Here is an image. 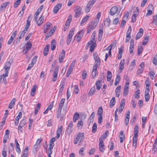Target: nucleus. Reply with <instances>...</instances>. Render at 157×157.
<instances>
[{
	"label": "nucleus",
	"mask_w": 157,
	"mask_h": 157,
	"mask_svg": "<svg viewBox=\"0 0 157 157\" xmlns=\"http://www.w3.org/2000/svg\"><path fill=\"white\" fill-rule=\"evenodd\" d=\"M96 92L95 88L94 86H93L90 90L88 94V96H90L94 95Z\"/></svg>",
	"instance_id": "393cba45"
},
{
	"label": "nucleus",
	"mask_w": 157,
	"mask_h": 157,
	"mask_svg": "<svg viewBox=\"0 0 157 157\" xmlns=\"http://www.w3.org/2000/svg\"><path fill=\"white\" fill-rule=\"evenodd\" d=\"M74 11L75 13L74 17L75 18H78L83 13L82 8L78 6H76L74 7Z\"/></svg>",
	"instance_id": "f03ea898"
},
{
	"label": "nucleus",
	"mask_w": 157,
	"mask_h": 157,
	"mask_svg": "<svg viewBox=\"0 0 157 157\" xmlns=\"http://www.w3.org/2000/svg\"><path fill=\"white\" fill-rule=\"evenodd\" d=\"M28 146H26L23 151L22 153V156L21 157H27V156L28 152Z\"/></svg>",
	"instance_id": "c756f323"
},
{
	"label": "nucleus",
	"mask_w": 157,
	"mask_h": 157,
	"mask_svg": "<svg viewBox=\"0 0 157 157\" xmlns=\"http://www.w3.org/2000/svg\"><path fill=\"white\" fill-rule=\"evenodd\" d=\"M139 127L137 125H136L134 128V136L132 139V146L134 149L137 147L138 137V136Z\"/></svg>",
	"instance_id": "f257e3e1"
},
{
	"label": "nucleus",
	"mask_w": 157,
	"mask_h": 157,
	"mask_svg": "<svg viewBox=\"0 0 157 157\" xmlns=\"http://www.w3.org/2000/svg\"><path fill=\"white\" fill-rule=\"evenodd\" d=\"M96 27L93 25V23H90L87 27V33H90L92 30H93Z\"/></svg>",
	"instance_id": "5701e85b"
},
{
	"label": "nucleus",
	"mask_w": 157,
	"mask_h": 157,
	"mask_svg": "<svg viewBox=\"0 0 157 157\" xmlns=\"http://www.w3.org/2000/svg\"><path fill=\"white\" fill-rule=\"evenodd\" d=\"M50 46L49 44L47 45L45 47L43 51L44 55V56H46L48 54V48Z\"/></svg>",
	"instance_id": "ea45409f"
},
{
	"label": "nucleus",
	"mask_w": 157,
	"mask_h": 157,
	"mask_svg": "<svg viewBox=\"0 0 157 157\" xmlns=\"http://www.w3.org/2000/svg\"><path fill=\"white\" fill-rule=\"evenodd\" d=\"M73 125V123L72 121H70V123L69 124L67 130V132L69 134H70L72 132V131L73 130L72 126Z\"/></svg>",
	"instance_id": "f3484780"
},
{
	"label": "nucleus",
	"mask_w": 157,
	"mask_h": 157,
	"mask_svg": "<svg viewBox=\"0 0 157 157\" xmlns=\"http://www.w3.org/2000/svg\"><path fill=\"white\" fill-rule=\"evenodd\" d=\"M87 45L88 46L90 45V50L91 52H92L94 51V49L96 47V42L93 43L91 42V43H89V42L87 43Z\"/></svg>",
	"instance_id": "a211bd4d"
},
{
	"label": "nucleus",
	"mask_w": 157,
	"mask_h": 157,
	"mask_svg": "<svg viewBox=\"0 0 157 157\" xmlns=\"http://www.w3.org/2000/svg\"><path fill=\"white\" fill-rule=\"evenodd\" d=\"M118 8L117 6L112 7L110 9L109 13L111 16H113L117 13L118 11Z\"/></svg>",
	"instance_id": "ddd939ff"
},
{
	"label": "nucleus",
	"mask_w": 157,
	"mask_h": 157,
	"mask_svg": "<svg viewBox=\"0 0 157 157\" xmlns=\"http://www.w3.org/2000/svg\"><path fill=\"white\" fill-rule=\"evenodd\" d=\"M103 109L101 107H99L98 110L97 114L98 116H102Z\"/></svg>",
	"instance_id": "5fc2aeb1"
},
{
	"label": "nucleus",
	"mask_w": 157,
	"mask_h": 157,
	"mask_svg": "<svg viewBox=\"0 0 157 157\" xmlns=\"http://www.w3.org/2000/svg\"><path fill=\"white\" fill-rule=\"evenodd\" d=\"M96 0H92L89 1L86 5L85 9V12L87 13L90 12V9L92 7Z\"/></svg>",
	"instance_id": "7ed1b4c3"
},
{
	"label": "nucleus",
	"mask_w": 157,
	"mask_h": 157,
	"mask_svg": "<svg viewBox=\"0 0 157 157\" xmlns=\"http://www.w3.org/2000/svg\"><path fill=\"white\" fill-rule=\"evenodd\" d=\"M28 29H25V28L24 30L21 32V34L19 36V39H21L22 37H23L25 33H26L27 32Z\"/></svg>",
	"instance_id": "a18cd8bd"
},
{
	"label": "nucleus",
	"mask_w": 157,
	"mask_h": 157,
	"mask_svg": "<svg viewBox=\"0 0 157 157\" xmlns=\"http://www.w3.org/2000/svg\"><path fill=\"white\" fill-rule=\"evenodd\" d=\"M83 125V122L81 120L79 121L78 123L77 126L78 128H81Z\"/></svg>",
	"instance_id": "bf43d9fd"
},
{
	"label": "nucleus",
	"mask_w": 157,
	"mask_h": 157,
	"mask_svg": "<svg viewBox=\"0 0 157 157\" xmlns=\"http://www.w3.org/2000/svg\"><path fill=\"white\" fill-rule=\"evenodd\" d=\"M84 34V31L82 30H80L78 32L75 37L77 42H79L82 39Z\"/></svg>",
	"instance_id": "0eeeda50"
},
{
	"label": "nucleus",
	"mask_w": 157,
	"mask_h": 157,
	"mask_svg": "<svg viewBox=\"0 0 157 157\" xmlns=\"http://www.w3.org/2000/svg\"><path fill=\"white\" fill-rule=\"evenodd\" d=\"M79 117V115L77 112H75L73 116V121L74 122H76V121Z\"/></svg>",
	"instance_id": "f704fd0d"
},
{
	"label": "nucleus",
	"mask_w": 157,
	"mask_h": 157,
	"mask_svg": "<svg viewBox=\"0 0 157 157\" xmlns=\"http://www.w3.org/2000/svg\"><path fill=\"white\" fill-rule=\"evenodd\" d=\"M95 112H93L90 116L88 122L91 123L93 122L95 116Z\"/></svg>",
	"instance_id": "72a5a7b5"
},
{
	"label": "nucleus",
	"mask_w": 157,
	"mask_h": 157,
	"mask_svg": "<svg viewBox=\"0 0 157 157\" xmlns=\"http://www.w3.org/2000/svg\"><path fill=\"white\" fill-rule=\"evenodd\" d=\"M140 91L139 89L137 90L135 93L134 96L136 98L138 99L140 96Z\"/></svg>",
	"instance_id": "09e8293b"
},
{
	"label": "nucleus",
	"mask_w": 157,
	"mask_h": 157,
	"mask_svg": "<svg viewBox=\"0 0 157 157\" xmlns=\"http://www.w3.org/2000/svg\"><path fill=\"white\" fill-rule=\"evenodd\" d=\"M41 106V104L40 103H38L36 107L35 108V114H36L38 113L39 110H40V108Z\"/></svg>",
	"instance_id": "864d4df0"
},
{
	"label": "nucleus",
	"mask_w": 157,
	"mask_h": 157,
	"mask_svg": "<svg viewBox=\"0 0 157 157\" xmlns=\"http://www.w3.org/2000/svg\"><path fill=\"white\" fill-rule=\"evenodd\" d=\"M152 23L156 25L157 24V16H154L153 17V21H152Z\"/></svg>",
	"instance_id": "338daca9"
},
{
	"label": "nucleus",
	"mask_w": 157,
	"mask_h": 157,
	"mask_svg": "<svg viewBox=\"0 0 157 157\" xmlns=\"http://www.w3.org/2000/svg\"><path fill=\"white\" fill-rule=\"evenodd\" d=\"M11 66V63L10 62H8L6 63L4 68L5 69V75L8 76V71L9 70Z\"/></svg>",
	"instance_id": "1a4fd4ad"
},
{
	"label": "nucleus",
	"mask_w": 157,
	"mask_h": 157,
	"mask_svg": "<svg viewBox=\"0 0 157 157\" xmlns=\"http://www.w3.org/2000/svg\"><path fill=\"white\" fill-rule=\"evenodd\" d=\"M125 102V100L124 99L121 101L120 102V105L118 109V112L120 113H121L124 108Z\"/></svg>",
	"instance_id": "2eb2a0df"
},
{
	"label": "nucleus",
	"mask_w": 157,
	"mask_h": 157,
	"mask_svg": "<svg viewBox=\"0 0 157 157\" xmlns=\"http://www.w3.org/2000/svg\"><path fill=\"white\" fill-rule=\"evenodd\" d=\"M32 47V44L30 42H29L27 43L25 47V49H27V50H28V51L29 49L31 48Z\"/></svg>",
	"instance_id": "052dcab7"
},
{
	"label": "nucleus",
	"mask_w": 157,
	"mask_h": 157,
	"mask_svg": "<svg viewBox=\"0 0 157 157\" xmlns=\"http://www.w3.org/2000/svg\"><path fill=\"white\" fill-rule=\"evenodd\" d=\"M56 43L55 40L53 39L52 41L51 44V48L52 50H54L56 48Z\"/></svg>",
	"instance_id": "473e14b6"
},
{
	"label": "nucleus",
	"mask_w": 157,
	"mask_h": 157,
	"mask_svg": "<svg viewBox=\"0 0 157 157\" xmlns=\"http://www.w3.org/2000/svg\"><path fill=\"white\" fill-rule=\"evenodd\" d=\"M99 66H98L97 65H94L93 67V71L92 73V77L93 78H95L97 74V68Z\"/></svg>",
	"instance_id": "6ab92c4d"
},
{
	"label": "nucleus",
	"mask_w": 157,
	"mask_h": 157,
	"mask_svg": "<svg viewBox=\"0 0 157 157\" xmlns=\"http://www.w3.org/2000/svg\"><path fill=\"white\" fill-rule=\"evenodd\" d=\"M62 3H59L57 4L54 8L53 9V12L55 13H56L62 7Z\"/></svg>",
	"instance_id": "b1692460"
},
{
	"label": "nucleus",
	"mask_w": 157,
	"mask_h": 157,
	"mask_svg": "<svg viewBox=\"0 0 157 157\" xmlns=\"http://www.w3.org/2000/svg\"><path fill=\"white\" fill-rule=\"evenodd\" d=\"M144 29L142 28H140L139 29V32L137 33L136 36L135 37V39L137 40L140 38L141 37L143 33Z\"/></svg>",
	"instance_id": "aec40b11"
},
{
	"label": "nucleus",
	"mask_w": 157,
	"mask_h": 157,
	"mask_svg": "<svg viewBox=\"0 0 157 157\" xmlns=\"http://www.w3.org/2000/svg\"><path fill=\"white\" fill-rule=\"evenodd\" d=\"M143 51V48L142 46H139L138 47V53L139 55H140V54H141L142 52Z\"/></svg>",
	"instance_id": "0e129e2a"
},
{
	"label": "nucleus",
	"mask_w": 157,
	"mask_h": 157,
	"mask_svg": "<svg viewBox=\"0 0 157 157\" xmlns=\"http://www.w3.org/2000/svg\"><path fill=\"white\" fill-rule=\"evenodd\" d=\"M129 86V82H127L124 87V96H126L128 93V87Z\"/></svg>",
	"instance_id": "9b49d317"
},
{
	"label": "nucleus",
	"mask_w": 157,
	"mask_h": 157,
	"mask_svg": "<svg viewBox=\"0 0 157 157\" xmlns=\"http://www.w3.org/2000/svg\"><path fill=\"white\" fill-rule=\"evenodd\" d=\"M79 90L78 86L76 85H75L74 87V91L75 94H77L78 93Z\"/></svg>",
	"instance_id": "e2e57ef3"
},
{
	"label": "nucleus",
	"mask_w": 157,
	"mask_h": 157,
	"mask_svg": "<svg viewBox=\"0 0 157 157\" xmlns=\"http://www.w3.org/2000/svg\"><path fill=\"white\" fill-rule=\"evenodd\" d=\"M94 58L96 62V63L94 65H97L98 66H99L100 64V59L99 57L97 54L96 53L94 52L93 53Z\"/></svg>",
	"instance_id": "9d476101"
},
{
	"label": "nucleus",
	"mask_w": 157,
	"mask_h": 157,
	"mask_svg": "<svg viewBox=\"0 0 157 157\" xmlns=\"http://www.w3.org/2000/svg\"><path fill=\"white\" fill-rule=\"evenodd\" d=\"M149 39V37L148 36H145L144 40V41L143 43V44L144 45H146L148 42Z\"/></svg>",
	"instance_id": "680f3d73"
},
{
	"label": "nucleus",
	"mask_w": 157,
	"mask_h": 157,
	"mask_svg": "<svg viewBox=\"0 0 157 157\" xmlns=\"http://www.w3.org/2000/svg\"><path fill=\"white\" fill-rule=\"evenodd\" d=\"M109 133V132L108 131H106L102 135L100 138H101V140H103L105 139L108 136Z\"/></svg>",
	"instance_id": "49530a36"
},
{
	"label": "nucleus",
	"mask_w": 157,
	"mask_h": 157,
	"mask_svg": "<svg viewBox=\"0 0 157 157\" xmlns=\"http://www.w3.org/2000/svg\"><path fill=\"white\" fill-rule=\"evenodd\" d=\"M26 123V120L25 119H23L20 122L19 126H21V127H23Z\"/></svg>",
	"instance_id": "603ef678"
},
{
	"label": "nucleus",
	"mask_w": 157,
	"mask_h": 157,
	"mask_svg": "<svg viewBox=\"0 0 157 157\" xmlns=\"http://www.w3.org/2000/svg\"><path fill=\"white\" fill-rule=\"evenodd\" d=\"M59 69V66L57 67L54 69L53 73L52 75L53 78H52V81L55 82L57 79V75L58 73Z\"/></svg>",
	"instance_id": "6e6552de"
},
{
	"label": "nucleus",
	"mask_w": 157,
	"mask_h": 157,
	"mask_svg": "<svg viewBox=\"0 0 157 157\" xmlns=\"http://www.w3.org/2000/svg\"><path fill=\"white\" fill-rule=\"evenodd\" d=\"M89 18V15H86L85 17H84L81 21L80 22V24L82 25L86 22L87 21L88 19Z\"/></svg>",
	"instance_id": "37998d69"
},
{
	"label": "nucleus",
	"mask_w": 157,
	"mask_h": 157,
	"mask_svg": "<svg viewBox=\"0 0 157 157\" xmlns=\"http://www.w3.org/2000/svg\"><path fill=\"white\" fill-rule=\"evenodd\" d=\"M2 78L3 79V81L5 85H6L7 83L6 82V77H7V76H6L5 75V73L4 74H3L2 75Z\"/></svg>",
	"instance_id": "69168bd1"
},
{
	"label": "nucleus",
	"mask_w": 157,
	"mask_h": 157,
	"mask_svg": "<svg viewBox=\"0 0 157 157\" xmlns=\"http://www.w3.org/2000/svg\"><path fill=\"white\" fill-rule=\"evenodd\" d=\"M87 75V73L86 71H83L82 72V78L83 79H85Z\"/></svg>",
	"instance_id": "774afa93"
},
{
	"label": "nucleus",
	"mask_w": 157,
	"mask_h": 157,
	"mask_svg": "<svg viewBox=\"0 0 157 157\" xmlns=\"http://www.w3.org/2000/svg\"><path fill=\"white\" fill-rule=\"evenodd\" d=\"M120 140L121 143L123 142L125 139V136L124 134V132L123 131H120L119 135Z\"/></svg>",
	"instance_id": "cd10ccee"
},
{
	"label": "nucleus",
	"mask_w": 157,
	"mask_h": 157,
	"mask_svg": "<svg viewBox=\"0 0 157 157\" xmlns=\"http://www.w3.org/2000/svg\"><path fill=\"white\" fill-rule=\"evenodd\" d=\"M145 98L146 101H148L150 99V95L148 91H145Z\"/></svg>",
	"instance_id": "de8ad7c7"
},
{
	"label": "nucleus",
	"mask_w": 157,
	"mask_h": 157,
	"mask_svg": "<svg viewBox=\"0 0 157 157\" xmlns=\"http://www.w3.org/2000/svg\"><path fill=\"white\" fill-rule=\"evenodd\" d=\"M71 20V16H69L68 17V19L67 21L66 22L65 25H67L69 26L70 25V22Z\"/></svg>",
	"instance_id": "13d9d810"
},
{
	"label": "nucleus",
	"mask_w": 157,
	"mask_h": 157,
	"mask_svg": "<svg viewBox=\"0 0 157 157\" xmlns=\"http://www.w3.org/2000/svg\"><path fill=\"white\" fill-rule=\"evenodd\" d=\"M130 111L129 110L128 111L125 116L124 121L126 126H127L128 125L129 123V119L130 117Z\"/></svg>",
	"instance_id": "4be33fe9"
},
{
	"label": "nucleus",
	"mask_w": 157,
	"mask_h": 157,
	"mask_svg": "<svg viewBox=\"0 0 157 157\" xmlns=\"http://www.w3.org/2000/svg\"><path fill=\"white\" fill-rule=\"evenodd\" d=\"M32 17H31V15H30L28 17L26 21L27 22L25 27V29H28L30 25V22L32 20Z\"/></svg>",
	"instance_id": "412c9836"
},
{
	"label": "nucleus",
	"mask_w": 157,
	"mask_h": 157,
	"mask_svg": "<svg viewBox=\"0 0 157 157\" xmlns=\"http://www.w3.org/2000/svg\"><path fill=\"white\" fill-rule=\"evenodd\" d=\"M52 24L51 23L47 22L44 25L43 28V32L46 33L48 30L51 29Z\"/></svg>",
	"instance_id": "423d86ee"
},
{
	"label": "nucleus",
	"mask_w": 157,
	"mask_h": 157,
	"mask_svg": "<svg viewBox=\"0 0 157 157\" xmlns=\"http://www.w3.org/2000/svg\"><path fill=\"white\" fill-rule=\"evenodd\" d=\"M10 2H7L4 3L0 7V11L2 12L6 8V6L9 4Z\"/></svg>",
	"instance_id": "c85d7f7f"
},
{
	"label": "nucleus",
	"mask_w": 157,
	"mask_h": 157,
	"mask_svg": "<svg viewBox=\"0 0 157 157\" xmlns=\"http://www.w3.org/2000/svg\"><path fill=\"white\" fill-rule=\"evenodd\" d=\"M36 85H34L33 86L30 92L31 95L32 96H34L36 91Z\"/></svg>",
	"instance_id": "58836bf2"
},
{
	"label": "nucleus",
	"mask_w": 157,
	"mask_h": 157,
	"mask_svg": "<svg viewBox=\"0 0 157 157\" xmlns=\"http://www.w3.org/2000/svg\"><path fill=\"white\" fill-rule=\"evenodd\" d=\"M103 34V28H100L98 31V40L100 41L101 39Z\"/></svg>",
	"instance_id": "a878e982"
},
{
	"label": "nucleus",
	"mask_w": 157,
	"mask_h": 157,
	"mask_svg": "<svg viewBox=\"0 0 157 157\" xmlns=\"http://www.w3.org/2000/svg\"><path fill=\"white\" fill-rule=\"evenodd\" d=\"M110 20L109 18H107L104 21V25L105 26H109L110 25Z\"/></svg>",
	"instance_id": "8fccbe9b"
},
{
	"label": "nucleus",
	"mask_w": 157,
	"mask_h": 157,
	"mask_svg": "<svg viewBox=\"0 0 157 157\" xmlns=\"http://www.w3.org/2000/svg\"><path fill=\"white\" fill-rule=\"evenodd\" d=\"M108 147L110 150H113L114 148V144L113 143L112 141L109 142Z\"/></svg>",
	"instance_id": "6e6d98bb"
},
{
	"label": "nucleus",
	"mask_w": 157,
	"mask_h": 157,
	"mask_svg": "<svg viewBox=\"0 0 157 157\" xmlns=\"http://www.w3.org/2000/svg\"><path fill=\"white\" fill-rule=\"evenodd\" d=\"M97 126L96 123H94L92 128V132L93 133H94L97 130Z\"/></svg>",
	"instance_id": "4d7b16f0"
},
{
	"label": "nucleus",
	"mask_w": 157,
	"mask_h": 157,
	"mask_svg": "<svg viewBox=\"0 0 157 157\" xmlns=\"http://www.w3.org/2000/svg\"><path fill=\"white\" fill-rule=\"evenodd\" d=\"M116 102L115 98L113 97L110 101L109 106L110 108H112L115 104Z\"/></svg>",
	"instance_id": "2f4dec72"
},
{
	"label": "nucleus",
	"mask_w": 157,
	"mask_h": 157,
	"mask_svg": "<svg viewBox=\"0 0 157 157\" xmlns=\"http://www.w3.org/2000/svg\"><path fill=\"white\" fill-rule=\"evenodd\" d=\"M112 77V75L111 72L109 71H107V78L108 81H109L111 79Z\"/></svg>",
	"instance_id": "3c124183"
},
{
	"label": "nucleus",
	"mask_w": 157,
	"mask_h": 157,
	"mask_svg": "<svg viewBox=\"0 0 157 157\" xmlns=\"http://www.w3.org/2000/svg\"><path fill=\"white\" fill-rule=\"evenodd\" d=\"M65 52L64 50H63L60 53L59 58V61L60 63L63 62V59L65 58Z\"/></svg>",
	"instance_id": "dca6fc26"
},
{
	"label": "nucleus",
	"mask_w": 157,
	"mask_h": 157,
	"mask_svg": "<svg viewBox=\"0 0 157 157\" xmlns=\"http://www.w3.org/2000/svg\"><path fill=\"white\" fill-rule=\"evenodd\" d=\"M54 32V30H52L51 29L50 31L46 34L45 38L47 39L51 36L52 35Z\"/></svg>",
	"instance_id": "79ce46f5"
},
{
	"label": "nucleus",
	"mask_w": 157,
	"mask_h": 157,
	"mask_svg": "<svg viewBox=\"0 0 157 157\" xmlns=\"http://www.w3.org/2000/svg\"><path fill=\"white\" fill-rule=\"evenodd\" d=\"M101 139V138H99V148L100 151L103 152L105 150L104 143L103 141V140Z\"/></svg>",
	"instance_id": "f8f14e48"
},
{
	"label": "nucleus",
	"mask_w": 157,
	"mask_h": 157,
	"mask_svg": "<svg viewBox=\"0 0 157 157\" xmlns=\"http://www.w3.org/2000/svg\"><path fill=\"white\" fill-rule=\"evenodd\" d=\"M95 86L98 90H99L101 87V84L100 80L96 82Z\"/></svg>",
	"instance_id": "c03bdc74"
},
{
	"label": "nucleus",
	"mask_w": 157,
	"mask_h": 157,
	"mask_svg": "<svg viewBox=\"0 0 157 157\" xmlns=\"http://www.w3.org/2000/svg\"><path fill=\"white\" fill-rule=\"evenodd\" d=\"M15 98H13V99L12 100L10 103L9 104L8 106V107L9 108L11 109L15 105Z\"/></svg>",
	"instance_id": "e433bc0d"
},
{
	"label": "nucleus",
	"mask_w": 157,
	"mask_h": 157,
	"mask_svg": "<svg viewBox=\"0 0 157 157\" xmlns=\"http://www.w3.org/2000/svg\"><path fill=\"white\" fill-rule=\"evenodd\" d=\"M124 59H123L121 60L120 62L119 65V69L121 70H123L124 68Z\"/></svg>",
	"instance_id": "c9c22d12"
},
{
	"label": "nucleus",
	"mask_w": 157,
	"mask_h": 157,
	"mask_svg": "<svg viewBox=\"0 0 157 157\" xmlns=\"http://www.w3.org/2000/svg\"><path fill=\"white\" fill-rule=\"evenodd\" d=\"M130 44L129 47V52L130 53H132L133 52L134 47V40L131 39L130 41Z\"/></svg>",
	"instance_id": "bb28decb"
},
{
	"label": "nucleus",
	"mask_w": 157,
	"mask_h": 157,
	"mask_svg": "<svg viewBox=\"0 0 157 157\" xmlns=\"http://www.w3.org/2000/svg\"><path fill=\"white\" fill-rule=\"evenodd\" d=\"M96 35V32L94 31L93 33H92L91 36V40L89 42V43H91V42L93 43L94 42H96V40H95V37Z\"/></svg>",
	"instance_id": "4c0bfd02"
},
{
	"label": "nucleus",
	"mask_w": 157,
	"mask_h": 157,
	"mask_svg": "<svg viewBox=\"0 0 157 157\" xmlns=\"http://www.w3.org/2000/svg\"><path fill=\"white\" fill-rule=\"evenodd\" d=\"M74 31L75 29L74 28H72L71 29L69 32L67 40V43L68 45L70 44L71 40L72 37L74 35Z\"/></svg>",
	"instance_id": "39448f33"
},
{
	"label": "nucleus",
	"mask_w": 157,
	"mask_h": 157,
	"mask_svg": "<svg viewBox=\"0 0 157 157\" xmlns=\"http://www.w3.org/2000/svg\"><path fill=\"white\" fill-rule=\"evenodd\" d=\"M36 61V57L35 56L32 59L31 63L29 64L28 67L26 69V70H30L33 67Z\"/></svg>",
	"instance_id": "4468645a"
},
{
	"label": "nucleus",
	"mask_w": 157,
	"mask_h": 157,
	"mask_svg": "<svg viewBox=\"0 0 157 157\" xmlns=\"http://www.w3.org/2000/svg\"><path fill=\"white\" fill-rule=\"evenodd\" d=\"M84 133H79L77 134V137L75 139L74 143L75 144H76L79 141L80 142L84 140Z\"/></svg>",
	"instance_id": "20e7f679"
},
{
	"label": "nucleus",
	"mask_w": 157,
	"mask_h": 157,
	"mask_svg": "<svg viewBox=\"0 0 157 157\" xmlns=\"http://www.w3.org/2000/svg\"><path fill=\"white\" fill-rule=\"evenodd\" d=\"M132 31V28L131 26H130L128 27V30L126 33V37L131 38L130 34Z\"/></svg>",
	"instance_id": "a19ab883"
},
{
	"label": "nucleus",
	"mask_w": 157,
	"mask_h": 157,
	"mask_svg": "<svg viewBox=\"0 0 157 157\" xmlns=\"http://www.w3.org/2000/svg\"><path fill=\"white\" fill-rule=\"evenodd\" d=\"M44 16L41 15V17L39 19L38 21H37L36 22L37 24L38 25H41L42 23L44 22Z\"/></svg>",
	"instance_id": "7c9ffc66"
}]
</instances>
